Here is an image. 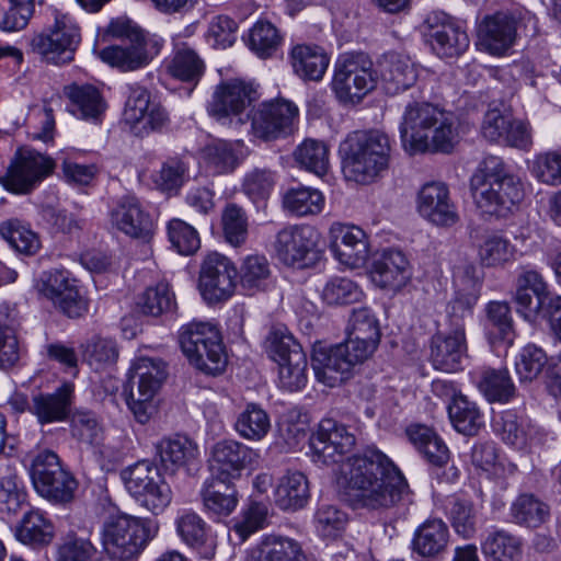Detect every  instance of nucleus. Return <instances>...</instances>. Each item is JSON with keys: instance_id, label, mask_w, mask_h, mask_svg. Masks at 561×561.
<instances>
[{"instance_id": "cd10ccee", "label": "nucleus", "mask_w": 561, "mask_h": 561, "mask_svg": "<svg viewBox=\"0 0 561 561\" xmlns=\"http://www.w3.org/2000/svg\"><path fill=\"white\" fill-rule=\"evenodd\" d=\"M379 67L383 89L391 95L413 87L419 77L415 64L408 56L399 53L383 54Z\"/></svg>"}, {"instance_id": "6e6552de", "label": "nucleus", "mask_w": 561, "mask_h": 561, "mask_svg": "<svg viewBox=\"0 0 561 561\" xmlns=\"http://www.w3.org/2000/svg\"><path fill=\"white\" fill-rule=\"evenodd\" d=\"M179 342L188 362L198 370L220 374L227 356L218 329L210 322L192 321L179 331Z\"/></svg>"}, {"instance_id": "ddd939ff", "label": "nucleus", "mask_w": 561, "mask_h": 561, "mask_svg": "<svg viewBox=\"0 0 561 561\" xmlns=\"http://www.w3.org/2000/svg\"><path fill=\"white\" fill-rule=\"evenodd\" d=\"M471 196L484 214L505 216L524 197L519 178H471Z\"/></svg>"}, {"instance_id": "69168bd1", "label": "nucleus", "mask_w": 561, "mask_h": 561, "mask_svg": "<svg viewBox=\"0 0 561 561\" xmlns=\"http://www.w3.org/2000/svg\"><path fill=\"white\" fill-rule=\"evenodd\" d=\"M548 358L542 348L535 344H527L522 348L515 359V370L522 382L533 381L547 365Z\"/></svg>"}, {"instance_id": "a19ab883", "label": "nucleus", "mask_w": 561, "mask_h": 561, "mask_svg": "<svg viewBox=\"0 0 561 561\" xmlns=\"http://www.w3.org/2000/svg\"><path fill=\"white\" fill-rule=\"evenodd\" d=\"M308 499V481L301 472L288 471L279 479L275 490V502L282 510H299L307 504Z\"/></svg>"}, {"instance_id": "6e6d98bb", "label": "nucleus", "mask_w": 561, "mask_h": 561, "mask_svg": "<svg viewBox=\"0 0 561 561\" xmlns=\"http://www.w3.org/2000/svg\"><path fill=\"white\" fill-rule=\"evenodd\" d=\"M1 237L18 252L32 255L41 248L38 236L18 219H10L0 225Z\"/></svg>"}, {"instance_id": "c03bdc74", "label": "nucleus", "mask_w": 561, "mask_h": 561, "mask_svg": "<svg viewBox=\"0 0 561 561\" xmlns=\"http://www.w3.org/2000/svg\"><path fill=\"white\" fill-rule=\"evenodd\" d=\"M482 553L486 561H520L522 541L503 529L490 531L481 542Z\"/></svg>"}, {"instance_id": "393cba45", "label": "nucleus", "mask_w": 561, "mask_h": 561, "mask_svg": "<svg viewBox=\"0 0 561 561\" xmlns=\"http://www.w3.org/2000/svg\"><path fill=\"white\" fill-rule=\"evenodd\" d=\"M370 277L376 286L397 293L411 280V264L403 252L387 249L373 262Z\"/></svg>"}, {"instance_id": "338daca9", "label": "nucleus", "mask_w": 561, "mask_h": 561, "mask_svg": "<svg viewBox=\"0 0 561 561\" xmlns=\"http://www.w3.org/2000/svg\"><path fill=\"white\" fill-rule=\"evenodd\" d=\"M307 356L294 354L293 358L278 364V385L288 391H298L307 383Z\"/></svg>"}, {"instance_id": "37998d69", "label": "nucleus", "mask_w": 561, "mask_h": 561, "mask_svg": "<svg viewBox=\"0 0 561 561\" xmlns=\"http://www.w3.org/2000/svg\"><path fill=\"white\" fill-rule=\"evenodd\" d=\"M233 427L243 439L260 442L271 431V419L260 404L251 402L237 415Z\"/></svg>"}, {"instance_id": "4c0bfd02", "label": "nucleus", "mask_w": 561, "mask_h": 561, "mask_svg": "<svg viewBox=\"0 0 561 561\" xmlns=\"http://www.w3.org/2000/svg\"><path fill=\"white\" fill-rule=\"evenodd\" d=\"M493 426L504 443L518 449L525 448L536 433L529 420L510 410L495 417Z\"/></svg>"}, {"instance_id": "49530a36", "label": "nucleus", "mask_w": 561, "mask_h": 561, "mask_svg": "<svg viewBox=\"0 0 561 561\" xmlns=\"http://www.w3.org/2000/svg\"><path fill=\"white\" fill-rule=\"evenodd\" d=\"M98 549L90 539V531H68L57 547L56 561H93Z\"/></svg>"}, {"instance_id": "c85d7f7f", "label": "nucleus", "mask_w": 561, "mask_h": 561, "mask_svg": "<svg viewBox=\"0 0 561 561\" xmlns=\"http://www.w3.org/2000/svg\"><path fill=\"white\" fill-rule=\"evenodd\" d=\"M111 221L118 230L133 238H145L152 230L149 214L134 196H125L118 201L111 211Z\"/></svg>"}, {"instance_id": "052dcab7", "label": "nucleus", "mask_w": 561, "mask_h": 561, "mask_svg": "<svg viewBox=\"0 0 561 561\" xmlns=\"http://www.w3.org/2000/svg\"><path fill=\"white\" fill-rule=\"evenodd\" d=\"M0 28L16 32L26 27L34 13V0H1Z\"/></svg>"}, {"instance_id": "5fc2aeb1", "label": "nucleus", "mask_w": 561, "mask_h": 561, "mask_svg": "<svg viewBox=\"0 0 561 561\" xmlns=\"http://www.w3.org/2000/svg\"><path fill=\"white\" fill-rule=\"evenodd\" d=\"M204 70L203 59L194 49L186 46L179 48L168 65L169 73L185 82H198Z\"/></svg>"}, {"instance_id": "b1692460", "label": "nucleus", "mask_w": 561, "mask_h": 561, "mask_svg": "<svg viewBox=\"0 0 561 561\" xmlns=\"http://www.w3.org/2000/svg\"><path fill=\"white\" fill-rule=\"evenodd\" d=\"M517 25L518 20L507 12L486 15L478 27V44L492 55H503L515 43Z\"/></svg>"}, {"instance_id": "09e8293b", "label": "nucleus", "mask_w": 561, "mask_h": 561, "mask_svg": "<svg viewBox=\"0 0 561 561\" xmlns=\"http://www.w3.org/2000/svg\"><path fill=\"white\" fill-rule=\"evenodd\" d=\"M55 162L33 149H19L10 162L7 175H49Z\"/></svg>"}, {"instance_id": "72a5a7b5", "label": "nucleus", "mask_w": 561, "mask_h": 561, "mask_svg": "<svg viewBox=\"0 0 561 561\" xmlns=\"http://www.w3.org/2000/svg\"><path fill=\"white\" fill-rule=\"evenodd\" d=\"M156 450L162 466L173 472L192 463L199 454L197 445L185 436L163 438Z\"/></svg>"}, {"instance_id": "0e129e2a", "label": "nucleus", "mask_w": 561, "mask_h": 561, "mask_svg": "<svg viewBox=\"0 0 561 561\" xmlns=\"http://www.w3.org/2000/svg\"><path fill=\"white\" fill-rule=\"evenodd\" d=\"M346 335L379 344L380 329L375 313L367 307L354 309L348 319Z\"/></svg>"}, {"instance_id": "bb28decb", "label": "nucleus", "mask_w": 561, "mask_h": 561, "mask_svg": "<svg viewBox=\"0 0 561 561\" xmlns=\"http://www.w3.org/2000/svg\"><path fill=\"white\" fill-rule=\"evenodd\" d=\"M253 88L241 80H229L219 84L208 104V113L217 119L239 115L254 100Z\"/></svg>"}, {"instance_id": "864d4df0", "label": "nucleus", "mask_w": 561, "mask_h": 561, "mask_svg": "<svg viewBox=\"0 0 561 561\" xmlns=\"http://www.w3.org/2000/svg\"><path fill=\"white\" fill-rule=\"evenodd\" d=\"M446 514L457 535L470 539L476 534L477 511L471 501L453 496L446 505Z\"/></svg>"}, {"instance_id": "2f4dec72", "label": "nucleus", "mask_w": 561, "mask_h": 561, "mask_svg": "<svg viewBox=\"0 0 561 561\" xmlns=\"http://www.w3.org/2000/svg\"><path fill=\"white\" fill-rule=\"evenodd\" d=\"M239 282L247 295L267 290L275 280L272 265L263 254H249L241 261Z\"/></svg>"}, {"instance_id": "bf43d9fd", "label": "nucleus", "mask_w": 561, "mask_h": 561, "mask_svg": "<svg viewBox=\"0 0 561 561\" xmlns=\"http://www.w3.org/2000/svg\"><path fill=\"white\" fill-rule=\"evenodd\" d=\"M45 499L54 503H67L73 499L77 482L64 468L34 486Z\"/></svg>"}, {"instance_id": "f03ea898", "label": "nucleus", "mask_w": 561, "mask_h": 561, "mask_svg": "<svg viewBox=\"0 0 561 561\" xmlns=\"http://www.w3.org/2000/svg\"><path fill=\"white\" fill-rule=\"evenodd\" d=\"M404 150L450 153L460 142L457 116L436 104L412 101L404 108L399 126Z\"/></svg>"}, {"instance_id": "dca6fc26", "label": "nucleus", "mask_w": 561, "mask_h": 561, "mask_svg": "<svg viewBox=\"0 0 561 561\" xmlns=\"http://www.w3.org/2000/svg\"><path fill=\"white\" fill-rule=\"evenodd\" d=\"M297 106L286 100L263 102L251 117V131L264 141L285 138L294 133Z\"/></svg>"}, {"instance_id": "f8f14e48", "label": "nucleus", "mask_w": 561, "mask_h": 561, "mask_svg": "<svg viewBox=\"0 0 561 561\" xmlns=\"http://www.w3.org/2000/svg\"><path fill=\"white\" fill-rule=\"evenodd\" d=\"M80 41V28L73 18L55 11L54 25L47 33L35 34L30 41V47L47 62L65 65L73 60Z\"/></svg>"}, {"instance_id": "aec40b11", "label": "nucleus", "mask_w": 561, "mask_h": 561, "mask_svg": "<svg viewBox=\"0 0 561 561\" xmlns=\"http://www.w3.org/2000/svg\"><path fill=\"white\" fill-rule=\"evenodd\" d=\"M318 230L310 225H290L280 229L275 238L274 249L282 263L302 266L317 249Z\"/></svg>"}, {"instance_id": "4468645a", "label": "nucleus", "mask_w": 561, "mask_h": 561, "mask_svg": "<svg viewBox=\"0 0 561 561\" xmlns=\"http://www.w3.org/2000/svg\"><path fill=\"white\" fill-rule=\"evenodd\" d=\"M260 462V453L236 439H222L210 449L209 470L215 480L232 482L245 469L254 470Z\"/></svg>"}, {"instance_id": "9b49d317", "label": "nucleus", "mask_w": 561, "mask_h": 561, "mask_svg": "<svg viewBox=\"0 0 561 561\" xmlns=\"http://www.w3.org/2000/svg\"><path fill=\"white\" fill-rule=\"evenodd\" d=\"M378 75L365 53L341 55L334 64L332 91L343 104H358L377 84Z\"/></svg>"}, {"instance_id": "a18cd8bd", "label": "nucleus", "mask_w": 561, "mask_h": 561, "mask_svg": "<svg viewBox=\"0 0 561 561\" xmlns=\"http://www.w3.org/2000/svg\"><path fill=\"white\" fill-rule=\"evenodd\" d=\"M205 508L218 516L230 515L238 505V492L232 482L211 479L202 490Z\"/></svg>"}, {"instance_id": "58836bf2", "label": "nucleus", "mask_w": 561, "mask_h": 561, "mask_svg": "<svg viewBox=\"0 0 561 561\" xmlns=\"http://www.w3.org/2000/svg\"><path fill=\"white\" fill-rule=\"evenodd\" d=\"M175 529L181 540L195 549L208 548L207 557L214 554L211 543H209V526L194 511L183 510L179 512L175 518Z\"/></svg>"}, {"instance_id": "3c124183", "label": "nucleus", "mask_w": 561, "mask_h": 561, "mask_svg": "<svg viewBox=\"0 0 561 561\" xmlns=\"http://www.w3.org/2000/svg\"><path fill=\"white\" fill-rule=\"evenodd\" d=\"M262 561H307L298 541L293 538L267 535L261 543Z\"/></svg>"}, {"instance_id": "2eb2a0df", "label": "nucleus", "mask_w": 561, "mask_h": 561, "mask_svg": "<svg viewBox=\"0 0 561 561\" xmlns=\"http://www.w3.org/2000/svg\"><path fill=\"white\" fill-rule=\"evenodd\" d=\"M334 259L348 268L363 267L370 255L369 237L359 226L334 221L328 231Z\"/></svg>"}, {"instance_id": "8fccbe9b", "label": "nucleus", "mask_w": 561, "mask_h": 561, "mask_svg": "<svg viewBox=\"0 0 561 561\" xmlns=\"http://www.w3.org/2000/svg\"><path fill=\"white\" fill-rule=\"evenodd\" d=\"M294 158L302 170L314 175H325L329 172V148L322 141L304 140L294 151Z\"/></svg>"}, {"instance_id": "f704fd0d", "label": "nucleus", "mask_w": 561, "mask_h": 561, "mask_svg": "<svg viewBox=\"0 0 561 561\" xmlns=\"http://www.w3.org/2000/svg\"><path fill=\"white\" fill-rule=\"evenodd\" d=\"M65 95L70 100V111L83 119H98L105 111L106 103L100 91L91 84L77 83L65 87Z\"/></svg>"}, {"instance_id": "774afa93", "label": "nucleus", "mask_w": 561, "mask_h": 561, "mask_svg": "<svg viewBox=\"0 0 561 561\" xmlns=\"http://www.w3.org/2000/svg\"><path fill=\"white\" fill-rule=\"evenodd\" d=\"M225 240L232 247L238 248L248 239V217L244 210L237 205H229L225 208L221 217Z\"/></svg>"}, {"instance_id": "5701e85b", "label": "nucleus", "mask_w": 561, "mask_h": 561, "mask_svg": "<svg viewBox=\"0 0 561 561\" xmlns=\"http://www.w3.org/2000/svg\"><path fill=\"white\" fill-rule=\"evenodd\" d=\"M433 50L439 57H458L469 47V37L462 26L443 12H434L426 19Z\"/></svg>"}, {"instance_id": "e2e57ef3", "label": "nucleus", "mask_w": 561, "mask_h": 561, "mask_svg": "<svg viewBox=\"0 0 561 561\" xmlns=\"http://www.w3.org/2000/svg\"><path fill=\"white\" fill-rule=\"evenodd\" d=\"M282 37L270 22L259 21L250 30L249 46L259 57H271L279 47Z\"/></svg>"}, {"instance_id": "7ed1b4c3", "label": "nucleus", "mask_w": 561, "mask_h": 561, "mask_svg": "<svg viewBox=\"0 0 561 561\" xmlns=\"http://www.w3.org/2000/svg\"><path fill=\"white\" fill-rule=\"evenodd\" d=\"M158 530L159 525L154 520L118 513L103 522L101 542L111 559L130 560L145 550Z\"/></svg>"}, {"instance_id": "c9c22d12", "label": "nucleus", "mask_w": 561, "mask_h": 561, "mask_svg": "<svg viewBox=\"0 0 561 561\" xmlns=\"http://www.w3.org/2000/svg\"><path fill=\"white\" fill-rule=\"evenodd\" d=\"M26 501V492L16 469L10 463L0 466V516L16 515Z\"/></svg>"}, {"instance_id": "13d9d810", "label": "nucleus", "mask_w": 561, "mask_h": 561, "mask_svg": "<svg viewBox=\"0 0 561 561\" xmlns=\"http://www.w3.org/2000/svg\"><path fill=\"white\" fill-rule=\"evenodd\" d=\"M515 253L516 249L508 239L492 234L480 244L478 257L485 267H500L514 261Z\"/></svg>"}, {"instance_id": "9d476101", "label": "nucleus", "mask_w": 561, "mask_h": 561, "mask_svg": "<svg viewBox=\"0 0 561 561\" xmlns=\"http://www.w3.org/2000/svg\"><path fill=\"white\" fill-rule=\"evenodd\" d=\"M165 377V365L161 359L139 357L134 362L126 403L138 423H148L157 413L158 393Z\"/></svg>"}, {"instance_id": "39448f33", "label": "nucleus", "mask_w": 561, "mask_h": 561, "mask_svg": "<svg viewBox=\"0 0 561 561\" xmlns=\"http://www.w3.org/2000/svg\"><path fill=\"white\" fill-rule=\"evenodd\" d=\"M106 33L121 38L122 44L103 48L99 57L122 71H135L148 66L160 51L159 43L147 37L145 32L129 20H113Z\"/></svg>"}, {"instance_id": "ea45409f", "label": "nucleus", "mask_w": 561, "mask_h": 561, "mask_svg": "<svg viewBox=\"0 0 561 561\" xmlns=\"http://www.w3.org/2000/svg\"><path fill=\"white\" fill-rule=\"evenodd\" d=\"M55 536L53 523L39 511L25 513L16 526L15 537L24 545L43 547L51 542Z\"/></svg>"}, {"instance_id": "473e14b6", "label": "nucleus", "mask_w": 561, "mask_h": 561, "mask_svg": "<svg viewBox=\"0 0 561 561\" xmlns=\"http://www.w3.org/2000/svg\"><path fill=\"white\" fill-rule=\"evenodd\" d=\"M72 383H64L54 393H39L33 398L32 413L42 424L64 421L70 410Z\"/></svg>"}, {"instance_id": "79ce46f5", "label": "nucleus", "mask_w": 561, "mask_h": 561, "mask_svg": "<svg viewBox=\"0 0 561 561\" xmlns=\"http://www.w3.org/2000/svg\"><path fill=\"white\" fill-rule=\"evenodd\" d=\"M283 207L297 217L320 214L325 204V197L318 188L298 186L287 190L283 195Z\"/></svg>"}, {"instance_id": "e433bc0d", "label": "nucleus", "mask_w": 561, "mask_h": 561, "mask_svg": "<svg viewBox=\"0 0 561 561\" xmlns=\"http://www.w3.org/2000/svg\"><path fill=\"white\" fill-rule=\"evenodd\" d=\"M476 383L489 402L506 403L515 396V386L506 368L484 367L476 373Z\"/></svg>"}, {"instance_id": "7c9ffc66", "label": "nucleus", "mask_w": 561, "mask_h": 561, "mask_svg": "<svg viewBox=\"0 0 561 561\" xmlns=\"http://www.w3.org/2000/svg\"><path fill=\"white\" fill-rule=\"evenodd\" d=\"M294 72L302 80L319 81L328 69L330 57L318 45L299 44L289 54Z\"/></svg>"}, {"instance_id": "603ef678", "label": "nucleus", "mask_w": 561, "mask_h": 561, "mask_svg": "<svg viewBox=\"0 0 561 561\" xmlns=\"http://www.w3.org/2000/svg\"><path fill=\"white\" fill-rule=\"evenodd\" d=\"M84 362L95 370L113 365L118 357V348L115 341L99 335H93L80 345Z\"/></svg>"}, {"instance_id": "c756f323", "label": "nucleus", "mask_w": 561, "mask_h": 561, "mask_svg": "<svg viewBox=\"0 0 561 561\" xmlns=\"http://www.w3.org/2000/svg\"><path fill=\"white\" fill-rule=\"evenodd\" d=\"M450 533L439 518L426 519L414 531L411 547L422 558H435L448 547Z\"/></svg>"}, {"instance_id": "6ab92c4d", "label": "nucleus", "mask_w": 561, "mask_h": 561, "mask_svg": "<svg viewBox=\"0 0 561 561\" xmlns=\"http://www.w3.org/2000/svg\"><path fill=\"white\" fill-rule=\"evenodd\" d=\"M354 445L355 436L333 419H323L310 439L313 461L322 465L339 462Z\"/></svg>"}, {"instance_id": "f3484780", "label": "nucleus", "mask_w": 561, "mask_h": 561, "mask_svg": "<svg viewBox=\"0 0 561 561\" xmlns=\"http://www.w3.org/2000/svg\"><path fill=\"white\" fill-rule=\"evenodd\" d=\"M237 268L227 256L209 253L203 261L199 272V290L210 304L229 299L236 289Z\"/></svg>"}, {"instance_id": "a211bd4d", "label": "nucleus", "mask_w": 561, "mask_h": 561, "mask_svg": "<svg viewBox=\"0 0 561 561\" xmlns=\"http://www.w3.org/2000/svg\"><path fill=\"white\" fill-rule=\"evenodd\" d=\"M128 96L123 117L137 136L160 130L168 122V115L159 104L150 102V93L138 84L128 85Z\"/></svg>"}, {"instance_id": "a878e982", "label": "nucleus", "mask_w": 561, "mask_h": 561, "mask_svg": "<svg viewBox=\"0 0 561 561\" xmlns=\"http://www.w3.org/2000/svg\"><path fill=\"white\" fill-rule=\"evenodd\" d=\"M467 358L466 332L447 330L433 335L431 340V360L442 371L455 373L462 368Z\"/></svg>"}, {"instance_id": "4d7b16f0", "label": "nucleus", "mask_w": 561, "mask_h": 561, "mask_svg": "<svg viewBox=\"0 0 561 561\" xmlns=\"http://www.w3.org/2000/svg\"><path fill=\"white\" fill-rule=\"evenodd\" d=\"M515 523L527 527H538L549 517V507L533 494L519 495L511 506Z\"/></svg>"}, {"instance_id": "412c9836", "label": "nucleus", "mask_w": 561, "mask_h": 561, "mask_svg": "<svg viewBox=\"0 0 561 561\" xmlns=\"http://www.w3.org/2000/svg\"><path fill=\"white\" fill-rule=\"evenodd\" d=\"M416 210L423 219L437 227H451L459 221L448 186L442 181H431L421 187L416 196Z\"/></svg>"}, {"instance_id": "de8ad7c7", "label": "nucleus", "mask_w": 561, "mask_h": 561, "mask_svg": "<svg viewBox=\"0 0 561 561\" xmlns=\"http://www.w3.org/2000/svg\"><path fill=\"white\" fill-rule=\"evenodd\" d=\"M447 411L453 426L461 434L474 435L484 425L483 414L466 396L449 403Z\"/></svg>"}, {"instance_id": "680f3d73", "label": "nucleus", "mask_w": 561, "mask_h": 561, "mask_svg": "<svg viewBox=\"0 0 561 561\" xmlns=\"http://www.w3.org/2000/svg\"><path fill=\"white\" fill-rule=\"evenodd\" d=\"M71 433L77 440L91 447H99L104 438L102 425L89 411H77L72 415Z\"/></svg>"}, {"instance_id": "1a4fd4ad", "label": "nucleus", "mask_w": 561, "mask_h": 561, "mask_svg": "<svg viewBox=\"0 0 561 561\" xmlns=\"http://www.w3.org/2000/svg\"><path fill=\"white\" fill-rule=\"evenodd\" d=\"M119 476L127 493L148 512L159 515L171 504V488L151 460L144 459L127 466Z\"/></svg>"}, {"instance_id": "f257e3e1", "label": "nucleus", "mask_w": 561, "mask_h": 561, "mask_svg": "<svg viewBox=\"0 0 561 561\" xmlns=\"http://www.w3.org/2000/svg\"><path fill=\"white\" fill-rule=\"evenodd\" d=\"M337 483L344 501L353 508L383 512L409 496L403 473L375 447L348 457L341 466Z\"/></svg>"}, {"instance_id": "423d86ee", "label": "nucleus", "mask_w": 561, "mask_h": 561, "mask_svg": "<svg viewBox=\"0 0 561 561\" xmlns=\"http://www.w3.org/2000/svg\"><path fill=\"white\" fill-rule=\"evenodd\" d=\"M515 302L517 311L529 321L542 318L561 342V296H551L542 275L533 268L522 267L516 279Z\"/></svg>"}, {"instance_id": "20e7f679", "label": "nucleus", "mask_w": 561, "mask_h": 561, "mask_svg": "<svg viewBox=\"0 0 561 561\" xmlns=\"http://www.w3.org/2000/svg\"><path fill=\"white\" fill-rule=\"evenodd\" d=\"M344 174L378 175L389 169L391 144L383 131H353L339 147Z\"/></svg>"}, {"instance_id": "0eeeda50", "label": "nucleus", "mask_w": 561, "mask_h": 561, "mask_svg": "<svg viewBox=\"0 0 561 561\" xmlns=\"http://www.w3.org/2000/svg\"><path fill=\"white\" fill-rule=\"evenodd\" d=\"M378 344L346 335L344 342L330 348H316L312 367L316 378L329 387H335L348 378L353 368L366 362Z\"/></svg>"}, {"instance_id": "4be33fe9", "label": "nucleus", "mask_w": 561, "mask_h": 561, "mask_svg": "<svg viewBox=\"0 0 561 561\" xmlns=\"http://www.w3.org/2000/svg\"><path fill=\"white\" fill-rule=\"evenodd\" d=\"M39 290L69 318H79L88 310L87 301L79 294L76 280L67 271L56 270L46 273Z\"/></svg>"}]
</instances>
